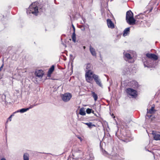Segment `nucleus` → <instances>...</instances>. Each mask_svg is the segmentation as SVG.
<instances>
[{
	"mask_svg": "<svg viewBox=\"0 0 160 160\" xmlns=\"http://www.w3.org/2000/svg\"><path fill=\"white\" fill-rule=\"evenodd\" d=\"M158 59V56L154 54L147 53L146 57L143 59V64L145 67L152 68L154 66L152 63L154 60Z\"/></svg>",
	"mask_w": 160,
	"mask_h": 160,
	"instance_id": "nucleus-1",
	"label": "nucleus"
},
{
	"mask_svg": "<svg viewBox=\"0 0 160 160\" xmlns=\"http://www.w3.org/2000/svg\"><path fill=\"white\" fill-rule=\"evenodd\" d=\"M102 153L104 156L111 158L113 160H123L115 152L116 151H101Z\"/></svg>",
	"mask_w": 160,
	"mask_h": 160,
	"instance_id": "nucleus-2",
	"label": "nucleus"
},
{
	"mask_svg": "<svg viewBox=\"0 0 160 160\" xmlns=\"http://www.w3.org/2000/svg\"><path fill=\"white\" fill-rule=\"evenodd\" d=\"M39 3L35 2L31 5L28 8L27 10V13L28 14L32 13L37 16L38 12Z\"/></svg>",
	"mask_w": 160,
	"mask_h": 160,
	"instance_id": "nucleus-3",
	"label": "nucleus"
},
{
	"mask_svg": "<svg viewBox=\"0 0 160 160\" xmlns=\"http://www.w3.org/2000/svg\"><path fill=\"white\" fill-rule=\"evenodd\" d=\"M86 65V68L85 69L86 80L87 82H90L92 80L91 78L92 75L93 73L91 70L92 68V65L90 63H88Z\"/></svg>",
	"mask_w": 160,
	"mask_h": 160,
	"instance_id": "nucleus-4",
	"label": "nucleus"
},
{
	"mask_svg": "<svg viewBox=\"0 0 160 160\" xmlns=\"http://www.w3.org/2000/svg\"><path fill=\"white\" fill-rule=\"evenodd\" d=\"M126 20L127 23L129 25H133L135 23V19L133 17V13L130 10L127 12Z\"/></svg>",
	"mask_w": 160,
	"mask_h": 160,
	"instance_id": "nucleus-5",
	"label": "nucleus"
},
{
	"mask_svg": "<svg viewBox=\"0 0 160 160\" xmlns=\"http://www.w3.org/2000/svg\"><path fill=\"white\" fill-rule=\"evenodd\" d=\"M91 78L92 79V81L90 82H88L92 83L93 82V79L96 83L98 85L101 87H102V85L101 83V81L99 78V76L98 75L93 73V74L92 75Z\"/></svg>",
	"mask_w": 160,
	"mask_h": 160,
	"instance_id": "nucleus-6",
	"label": "nucleus"
},
{
	"mask_svg": "<svg viewBox=\"0 0 160 160\" xmlns=\"http://www.w3.org/2000/svg\"><path fill=\"white\" fill-rule=\"evenodd\" d=\"M127 93L130 98H136L137 96V92L132 88H128L127 89Z\"/></svg>",
	"mask_w": 160,
	"mask_h": 160,
	"instance_id": "nucleus-7",
	"label": "nucleus"
},
{
	"mask_svg": "<svg viewBox=\"0 0 160 160\" xmlns=\"http://www.w3.org/2000/svg\"><path fill=\"white\" fill-rule=\"evenodd\" d=\"M123 54L124 58L126 61H128L130 63L133 62L134 61L132 59V57L129 53L127 52H124Z\"/></svg>",
	"mask_w": 160,
	"mask_h": 160,
	"instance_id": "nucleus-8",
	"label": "nucleus"
},
{
	"mask_svg": "<svg viewBox=\"0 0 160 160\" xmlns=\"http://www.w3.org/2000/svg\"><path fill=\"white\" fill-rule=\"evenodd\" d=\"M72 97V94L69 93L63 94L62 97V100L65 102H67L70 100Z\"/></svg>",
	"mask_w": 160,
	"mask_h": 160,
	"instance_id": "nucleus-9",
	"label": "nucleus"
},
{
	"mask_svg": "<svg viewBox=\"0 0 160 160\" xmlns=\"http://www.w3.org/2000/svg\"><path fill=\"white\" fill-rule=\"evenodd\" d=\"M152 134L155 140L160 141V132H158L153 131L152 132Z\"/></svg>",
	"mask_w": 160,
	"mask_h": 160,
	"instance_id": "nucleus-10",
	"label": "nucleus"
},
{
	"mask_svg": "<svg viewBox=\"0 0 160 160\" xmlns=\"http://www.w3.org/2000/svg\"><path fill=\"white\" fill-rule=\"evenodd\" d=\"M145 17V14L140 13L138 15L136 16L135 19L136 21L138 19V20H137V21L138 22L139 21L142 22V20L144 19Z\"/></svg>",
	"mask_w": 160,
	"mask_h": 160,
	"instance_id": "nucleus-11",
	"label": "nucleus"
},
{
	"mask_svg": "<svg viewBox=\"0 0 160 160\" xmlns=\"http://www.w3.org/2000/svg\"><path fill=\"white\" fill-rule=\"evenodd\" d=\"M43 74V71L42 70H36L35 73L36 76L40 78H42Z\"/></svg>",
	"mask_w": 160,
	"mask_h": 160,
	"instance_id": "nucleus-12",
	"label": "nucleus"
},
{
	"mask_svg": "<svg viewBox=\"0 0 160 160\" xmlns=\"http://www.w3.org/2000/svg\"><path fill=\"white\" fill-rule=\"evenodd\" d=\"M94 158L93 155L92 153L89 152L87 153V155H86V158L85 159L86 160H92Z\"/></svg>",
	"mask_w": 160,
	"mask_h": 160,
	"instance_id": "nucleus-13",
	"label": "nucleus"
},
{
	"mask_svg": "<svg viewBox=\"0 0 160 160\" xmlns=\"http://www.w3.org/2000/svg\"><path fill=\"white\" fill-rule=\"evenodd\" d=\"M107 25L109 28H114V25L111 20L108 19L107 20Z\"/></svg>",
	"mask_w": 160,
	"mask_h": 160,
	"instance_id": "nucleus-14",
	"label": "nucleus"
},
{
	"mask_svg": "<svg viewBox=\"0 0 160 160\" xmlns=\"http://www.w3.org/2000/svg\"><path fill=\"white\" fill-rule=\"evenodd\" d=\"M90 52L92 55L94 56H96V53L95 52V49L90 46L89 47Z\"/></svg>",
	"mask_w": 160,
	"mask_h": 160,
	"instance_id": "nucleus-15",
	"label": "nucleus"
},
{
	"mask_svg": "<svg viewBox=\"0 0 160 160\" xmlns=\"http://www.w3.org/2000/svg\"><path fill=\"white\" fill-rule=\"evenodd\" d=\"M130 32V28H126L123 31V36H126L129 34Z\"/></svg>",
	"mask_w": 160,
	"mask_h": 160,
	"instance_id": "nucleus-16",
	"label": "nucleus"
},
{
	"mask_svg": "<svg viewBox=\"0 0 160 160\" xmlns=\"http://www.w3.org/2000/svg\"><path fill=\"white\" fill-rule=\"evenodd\" d=\"M78 153L77 152H75L72 153L73 157L72 158L73 160H83L82 158H77L75 157V155H76Z\"/></svg>",
	"mask_w": 160,
	"mask_h": 160,
	"instance_id": "nucleus-17",
	"label": "nucleus"
},
{
	"mask_svg": "<svg viewBox=\"0 0 160 160\" xmlns=\"http://www.w3.org/2000/svg\"><path fill=\"white\" fill-rule=\"evenodd\" d=\"M28 110V108H22L20 110H17V111H16V112H14V113H16V112H20L21 113H24V112L27 111Z\"/></svg>",
	"mask_w": 160,
	"mask_h": 160,
	"instance_id": "nucleus-18",
	"label": "nucleus"
},
{
	"mask_svg": "<svg viewBox=\"0 0 160 160\" xmlns=\"http://www.w3.org/2000/svg\"><path fill=\"white\" fill-rule=\"evenodd\" d=\"M138 84L137 82L133 81L132 82V86L133 88H136L138 87Z\"/></svg>",
	"mask_w": 160,
	"mask_h": 160,
	"instance_id": "nucleus-19",
	"label": "nucleus"
},
{
	"mask_svg": "<svg viewBox=\"0 0 160 160\" xmlns=\"http://www.w3.org/2000/svg\"><path fill=\"white\" fill-rule=\"evenodd\" d=\"M154 106H152L151 109H149V110H148V109H147V113H149L150 114L153 113L155 111V110L154 109Z\"/></svg>",
	"mask_w": 160,
	"mask_h": 160,
	"instance_id": "nucleus-20",
	"label": "nucleus"
},
{
	"mask_svg": "<svg viewBox=\"0 0 160 160\" xmlns=\"http://www.w3.org/2000/svg\"><path fill=\"white\" fill-rule=\"evenodd\" d=\"M83 123L84 124H85L87 125L88 126V127L90 128H92V126H94V127L95 126V125L94 124H92V122H89L88 123V122H86V123L83 122Z\"/></svg>",
	"mask_w": 160,
	"mask_h": 160,
	"instance_id": "nucleus-21",
	"label": "nucleus"
},
{
	"mask_svg": "<svg viewBox=\"0 0 160 160\" xmlns=\"http://www.w3.org/2000/svg\"><path fill=\"white\" fill-rule=\"evenodd\" d=\"M23 160H29V155L27 153H24L23 155Z\"/></svg>",
	"mask_w": 160,
	"mask_h": 160,
	"instance_id": "nucleus-22",
	"label": "nucleus"
},
{
	"mask_svg": "<svg viewBox=\"0 0 160 160\" xmlns=\"http://www.w3.org/2000/svg\"><path fill=\"white\" fill-rule=\"evenodd\" d=\"M72 41L74 42H76V34H75V32H73V33H72Z\"/></svg>",
	"mask_w": 160,
	"mask_h": 160,
	"instance_id": "nucleus-23",
	"label": "nucleus"
},
{
	"mask_svg": "<svg viewBox=\"0 0 160 160\" xmlns=\"http://www.w3.org/2000/svg\"><path fill=\"white\" fill-rule=\"evenodd\" d=\"M54 66L53 65L52 66V67L50 68L48 72V74L50 75L54 71Z\"/></svg>",
	"mask_w": 160,
	"mask_h": 160,
	"instance_id": "nucleus-24",
	"label": "nucleus"
},
{
	"mask_svg": "<svg viewBox=\"0 0 160 160\" xmlns=\"http://www.w3.org/2000/svg\"><path fill=\"white\" fill-rule=\"evenodd\" d=\"M79 114L81 115H86V112L84 109L83 108H81L79 111Z\"/></svg>",
	"mask_w": 160,
	"mask_h": 160,
	"instance_id": "nucleus-25",
	"label": "nucleus"
},
{
	"mask_svg": "<svg viewBox=\"0 0 160 160\" xmlns=\"http://www.w3.org/2000/svg\"><path fill=\"white\" fill-rule=\"evenodd\" d=\"M92 95L93 98L94 100L95 101H96L98 99V96L94 92H92Z\"/></svg>",
	"mask_w": 160,
	"mask_h": 160,
	"instance_id": "nucleus-26",
	"label": "nucleus"
},
{
	"mask_svg": "<svg viewBox=\"0 0 160 160\" xmlns=\"http://www.w3.org/2000/svg\"><path fill=\"white\" fill-rule=\"evenodd\" d=\"M92 109L88 108L86 109V112L88 114H90L91 112Z\"/></svg>",
	"mask_w": 160,
	"mask_h": 160,
	"instance_id": "nucleus-27",
	"label": "nucleus"
},
{
	"mask_svg": "<svg viewBox=\"0 0 160 160\" xmlns=\"http://www.w3.org/2000/svg\"><path fill=\"white\" fill-rule=\"evenodd\" d=\"M36 105L34 104H33L32 105H30L29 107L28 108H28V110H29V109L33 108Z\"/></svg>",
	"mask_w": 160,
	"mask_h": 160,
	"instance_id": "nucleus-28",
	"label": "nucleus"
},
{
	"mask_svg": "<svg viewBox=\"0 0 160 160\" xmlns=\"http://www.w3.org/2000/svg\"><path fill=\"white\" fill-rule=\"evenodd\" d=\"M15 113H13V114L12 115H11L9 117V118H8V120H7V122H8V121H11V118H12V116H13L14 115V114Z\"/></svg>",
	"mask_w": 160,
	"mask_h": 160,
	"instance_id": "nucleus-29",
	"label": "nucleus"
},
{
	"mask_svg": "<svg viewBox=\"0 0 160 160\" xmlns=\"http://www.w3.org/2000/svg\"><path fill=\"white\" fill-rule=\"evenodd\" d=\"M77 138L80 140L81 142H82V139L79 136H78Z\"/></svg>",
	"mask_w": 160,
	"mask_h": 160,
	"instance_id": "nucleus-30",
	"label": "nucleus"
},
{
	"mask_svg": "<svg viewBox=\"0 0 160 160\" xmlns=\"http://www.w3.org/2000/svg\"><path fill=\"white\" fill-rule=\"evenodd\" d=\"M4 66L3 64L0 68V72L2 70Z\"/></svg>",
	"mask_w": 160,
	"mask_h": 160,
	"instance_id": "nucleus-31",
	"label": "nucleus"
},
{
	"mask_svg": "<svg viewBox=\"0 0 160 160\" xmlns=\"http://www.w3.org/2000/svg\"><path fill=\"white\" fill-rule=\"evenodd\" d=\"M72 27L73 29V31L75 32V28L73 25H72Z\"/></svg>",
	"mask_w": 160,
	"mask_h": 160,
	"instance_id": "nucleus-32",
	"label": "nucleus"
},
{
	"mask_svg": "<svg viewBox=\"0 0 160 160\" xmlns=\"http://www.w3.org/2000/svg\"><path fill=\"white\" fill-rule=\"evenodd\" d=\"M151 117V115H147L146 116V117H148V118H150V117Z\"/></svg>",
	"mask_w": 160,
	"mask_h": 160,
	"instance_id": "nucleus-33",
	"label": "nucleus"
},
{
	"mask_svg": "<svg viewBox=\"0 0 160 160\" xmlns=\"http://www.w3.org/2000/svg\"><path fill=\"white\" fill-rule=\"evenodd\" d=\"M1 160H6L5 158H2V159H1Z\"/></svg>",
	"mask_w": 160,
	"mask_h": 160,
	"instance_id": "nucleus-34",
	"label": "nucleus"
},
{
	"mask_svg": "<svg viewBox=\"0 0 160 160\" xmlns=\"http://www.w3.org/2000/svg\"><path fill=\"white\" fill-rule=\"evenodd\" d=\"M86 47L85 46H83V48L84 49H85Z\"/></svg>",
	"mask_w": 160,
	"mask_h": 160,
	"instance_id": "nucleus-35",
	"label": "nucleus"
},
{
	"mask_svg": "<svg viewBox=\"0 0 160 160\" xmlns=\"http://www.w3.org/2000/svg\"><path fill=\"white\" fill-rule=\"evenodd\" d=\"M126 136H127V137H129V136H127L126 135Z\"/></svg>",
	"mask_w": 160,
	"mask_h": 160,
	"instance_id": "nucleus-36",
	"label": "nucleus"
},
{
	"mask_svg": "<svg viewBox=\"0 0 160 160\" xmlns=\"http://www.w3.org/2000/svg\"><path fill=\"white\" fill-rule=\"evenodd\" d=\"M148 151L150 152H152L151 151L148 150Z\"/></svg>",
	"mask_w": 160,
	"mask_h": 160,
	"instance_id": "nucleus-37",
	"label": "nucleus"
}]
</instances>
